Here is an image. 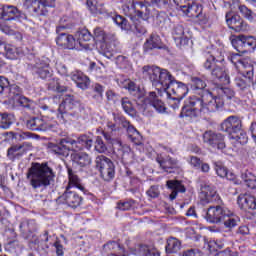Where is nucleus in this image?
<instances>
[{
    "label": "nucleus",
    "mask_w": 256,
    "mask_h": 256,
    "mask_svg": "<svg viewBox=\"0 0 256 256\" xmlns=\"http://www.w3.org/2000/svg\"><path fill=\"white\" fill-rule=\"evenodd\" d=\"M76 39V43L79 49H89V41L93 39V36L91 35V32H89V30L82 29L76 33Z\"/></svg>",
    "instance_id": "obj_32"
},
{
    "label": "nucleus",
    "mask_w": 256,
    "mask_h": 256,
    "mask_svg": "<svg viewBox=\"0 0 256 256\" xmlns=\"http://www.w3.org/2000/svg\"><path fill=\"white\" fill-rule=\"evenodd\" d=\"M181 251V241L177 238H169L166 245V253H179Z\"/></svg>",
    "instance_id": "obj_42"
},
{
    "label": "nucleus",
    "mask_w": 256,
    "mask_h": 256,
    "mask_svg": "<svg viewBox=\"0 0 256 256\" xmlns=\"http://www.w3.org/2000/svg\"><path fill=\"white\" fill-rule=\"evenodd\" d=\"M68 171V186L66 188L71 189V187H76V189H79V191H82L84 195H87L89 193V190L85 188V184H83V181L81 178H79V175H77V172L71 168L67 169Z\"/></svg>",
    "instance_id": "obj_25"
},
{
    "label": "nucleus",
    "mask_w": 256,
    "mask_h": 256,
    "mask_svg": "<svg viewBox=\"0 0 256 256\" xmlns=\"http://www.w3.org/2000/svg\"><path fill=\"white\" fill-rule=\"evenodd\" d=\"M64 103L66 105V109L71 111L72 109H77V107H81V102L75 99V96L66 95L64 98Z\"/></svg>",
    "instance_id": "obj_52"
},
{
    "label": "nucleus",
    "mask_w": 256,
    "mask_h": 256,
    "mask_svg": "<svg viewBox=\"0 0 256 256\" xmlns=\"http://www.w3.org/2000/svg\"><path fill=\"white\" fill-rule=\"evenodd\" d=\"M61 201L71 207L72 209H77L83 203V197L79 196L77 192L71 191L66 188L65 192L60 196Z\"/></svg>",
    "instance_id": "obj_22"
},
{
    "label": "nucleus",
    "mask_w": 256,
    "mask_h": 256,
    "mask_svg": "<svg viewBox=\"0 0 256 256\" xmlns=\"http://www.w3.org/2000/svg\"><path fill=\"white\" fill-rule=\"evenodd\" d=\"M166 185L172 191L169 196L170 201L177 199V193H185L186 191L185 186L179 180H168Z\"/></svg>",
    "instance_id": "obj_33"
},
{
    "label": "nucleus",
    "mask_w": 256,
    "mask_h": 256,
    "mask_svg": "<svg viewBox=\"0 0 256 256\" xmlns=\"http://www.w3.org/2000/svg\"><path fill=\"white\" fill-rule=\"evenodd\" d=\"M68 21V17H63L60 19L59 24L56 27L57 34L61 33V31H65V29H69V24L67 23Z\"/></svg>",
    "instance_id": "obj_64"
},
{
    "label": "nucleus",
    "mask_w": 256,
    "mask_h": 256,
    "mask_svg": "<svg viewBox=\"0 0 256 256\" xmlns=\"http://www.w3.org/2000/svg\"><path fill=\"white\" fill-rule=\"evenodd\" d=\"M201 103V98H198L197 96L190 97L185 101L179 117L182 119L183 117H188L189 119L197 117L199 113L203 112Z\"/></svg>",
    "instance_id": "obj_13"
},
{
    "label": "nucleus",
    "mask_w": 256,
    "mask_h": 256,
    "mask_svg": "<svg viewBox=\"0 0 256 256\" xmlns=\"http://www.w3.org/2000/svg\"><path fill=\"white\" fill-rule=\"evenodd\" d=\"M156 162L166 173H175V171L179 170V160L172 158L171 156L159 154L156 157Z\"/></svg>",
    "instance_id": "obj_20"
},
{
    "label": "nucleus",
    "mask_w": 256,
    "mask_h": 256,
    "mask_svg": "<svg viewBox=\"0 0 256 256\" xmlns=\"http://www.w3.org/2000/svg\"><path fill=\"white\" fill-rule=\"evenodd\" d=\"M23 89L21 87L17 86V84H11L9 82L8 90H6V95H10V97H17L16 102L20 107H23L26 111H29L30 113H35V109H37V102L34 100H31L23 95Z\"/></svg>",
    "instance_id": "obj_5"
},
{
    "label": "nucleus",
    "mask_w": 256,
    "mask_h": 256,
    "mask_svg": "<svg viewBox=\"0 0 256 256\" xmlns=\"http://www.w3.org/2000/svg\"><path fill=\"white\" fill-rule=\"evenodd\" d=\"M214 93L218 95L220 99H233L235 97V90L229 87H224L221 84H215L213 88Z\"/></svg>",
    "instance_id": "obj_35"
},
{
    "label": "nucleus",
    "mask_w": 256,
    "mask_h": 256,
    "mask_svg": "<svg viewBox=\"0 0 256 256\" xmlns=\"http://www.w3.org/2000/svg\"><path fill=\"white\" fill-rule=\"evenodd\" d=\"M26 178L33 189H47L55 181V172L47 163H32Z\"/></svg>",
    "instance_id": "obj_1"
},
{
    "label": "nucleus",
    "mask_w": 256,
    "mask_h": 256,
    "mask_svg": "<svg viewBox=\"0 0 256 256\" xmlns=\"http://www.w3.org/2000/svg\"><path fill=\"white\" fill-rule=\"evenodd\" d=\"M94 41L100 43L101 53L107 59L113 58V48L109 47V36L105 34V31L101 28L94 29V35L92 36Z\"/></svg>",
    "instance_id": "obj_15"
},
{
    "label": "nucleus",
    "mask_w": 256,
    "mask_h": 256,
    "mask_svg": "<svg viewBox=\"0 0 256 256\" xmlns=\"http://www.w3.org/2000/svg\"><path fill=\"white\" fill-rule=\"evenodd\" d=\"M244 41V53H247V51H251V49H255L256 47V40L252 36H243Z\"/></svg>",
    "instance_id": "obj_59"
},
{
    "label": "nucleus",
    "mask_w": 256,
    "mask_h": 256,
    "mask_svg": "<svg viewBox=\"0 0 256 256\" xmlns=\"http://www.w3.org/2000/svg\"><path fill=\"white\" fill-rule=\"evenodd\" d=\"M19 229L22 237L28 239L30 243L39 245V236H37V222L34 219L22 220L19 224Z\"/></svg>",
    "instance_id": "obj_14"
},
{
    "label": "nucleus",
    "mask_w": 256,
    "mask_h": 256,
    "mask_svg": "<svg viewBox=\"0 0 256 256\" xmlns=\"http://www.w3.org/2000/svg\"><path fill=\"white\" fill-rule=\"evenodd\" d=\"M55 7V0H31V9L37 17L45 16Z\"/></svg>",
    "instance_id": "obj_19"
},
{
    "label": "nucleus",
    "mask_w": 256,
    "mask_h": 256,
    "mask_svg": "<svg viewBox=\"0 0 256 256\" xmlns=\"http://www.w3.org/2000/svg\"><path fill=\"white\" fill-rule=\"evenodd\" d=\"M169 82L166 86H163L162 91L167 95V97H176L177 99H183L189 93V88L183 82H179L173 78L170 74Z\"/></svg>",
    "instance_id": "obj_8"
},
{
    "label": "nucleus",
    "mask_w": 256,
    "mask_h": 256,
    "mask_svg": "<svg viewBox=\"0 0 256 256\" xmlns=\"http://www.w3.org/2000/svg\"><path fill=\"white\" fill-rule=\"evenodd\" d=\"M195 0H174L175 5H177V9L182 11V13L185 10V7H189L190 5H193V2Z\"/></svg>",
    "instance_id": "obj_62"
},
{
    "label": "nucleus",
    "mask_w": 256,
    "mask_h": 256,
    "mask_svg": "<svg viewBox=\"0 0 256 256\" xmlns=\"http://www.w3.org/2000/svg\"><path fill=\"white\" fill-rule=\"evenodd\" d=\"M33 73L38 75L40 79H51L53 77V70L49 65V60L47 59H39L35 60V64L32 67Z\"/></svg>",
    "instance_id": "obj_17"
},
{
    "label": "nucleus",
    "mask_w": 256,
    "mask_h": 256,
    "mask_svg": "<svg viewBox=\"0 0 256 256\" xmlns=\"http://www.w3.org/2000/svg\"><path fill=\"white\" fill-rule=\"evenodd\" d=\"M184 15L191 17L192 19H198L203 14V6L201 4L195 3V1L188 7H184Z\"/></svg>",
    "instance_id": "obj_34"
},
{
    "label": "nucleus",
    "mask_w": 256,
    "mask_h": 256,
    "mask_svg": "<svg viewBox=\"0 0 256 256\" xmlns=\"http://www.w3.org/2000/svg\"><path fill=\"white\" fill-rule=\"evenodd\" d=\"M122 10L126 17H129L131 21H135L139 10V2L135 0H127V2L122 6Z\"/></svg>",
    "instance_id": "obj_31"
},
{
    "label": "nucleus",
    "mask_w": 256,
    "mask_h": 256,
    "mask_svg": "<svg viewBox=\"0 0 256 256\" xmlns=\"http://www.w3.org/2000/svg\"><path fill=\"white\" fill-rule=\"evenodd\" d=\"M231 44L234 47V49H236V51H238L239 53H245L243 35L236 36L235 38H233L231 40Z\"/></svg>",
    "instance_id": "obj_55"
},
{
    "label": "nucleus",
    "mask_w": 256,
    "mask_h": 256,
    "mask_svg": "<svg viewBox=\"0 0 256 256\" xmlns=\"http://www.w3.org/2000/svg\"><path fill=\"white\" fill-rule=\"evenodd\" d=\"M142 75L146 79H149L152 85L157 87L158 91H163V87L169 83L171 73L157 66L146 65L142 68Z\"/></svg>",
    "instance_id": "obj_2"
},
{
    "label": "nucleus",
    "mask_w": 256,
    "mask_h": 256,
    "mask_svg": "<svg viewBox=\"0 0 256 256\" xmlns=\"http://www.w3.org/2000/svg\"><path fill=\"white\" fill-rule=\"evenodd\" d=\"M226 22L230 29L239 33L241 31H245V23L243 22V18L237 14H234L229 18V14H226Z\"/></svg>",
    "instance_id": "obj_28"
},
{
    "label": "nucleus",
    "mask_w": 256,
    "mask_h": 256,
    "mask_svg": "<svg viewBox=\"0 0 256 256\" xmlns=\"http://www.w3.org/2000/svg\"><path fill=\"white\" fill-rule=\"evenodd\" d=\"M25 14L21 13L19 9L15 6L5 5L0 7V29L7 33L9 31L10 21H15V19H23Z\"/></svg>",
    "instance_id": "obj_6"
},
{
    "label": "nucleus",
    "mask_w": 256,
    "mask_h": 256,
    "mask_svg": "<svg viewBox=\"0 0 256 256\" xmlns=\"http://www.w3.org/2000/svg\"><path fill=\"white\" fill-rule=\"evenodd\" d=\"M12 123H15V115L7 112L0 113V129H9Z\"/></svg>",
    "instance_id": "obj_41"
},
{
    "label": "nucleus",
    "mask_w": 256,
    "mask_h": 256,
    "mask_svg": "<svg viewBox=\"0 0 256 256\" xmlns=\"http://www.w3.org/2000/svg\"><path fill=\"white\" fill-rule=\"evenodd\" d=\"M255 78V68L253 65H247V69L242 70L241 74L235 77V85L240 91H245L251 87V85H256Z\"/></svg>",
    "instance_id": "obj_12"
},
{
    "label": "nucleus",
    "mask_w": 256,
    "mask_h": 256,
    "mask_svg": "<svg viewBox=\"0 0 256 256\" xmlns=\"http://www.w3.org/2000/svg\"><path fill=\"white\" fill-rule=\"evenodd\" d=\"M133 205H135L134 200H127V201H123V202H118L117 203V209H119L120 211H129V209H131L133 207Z\"/></svg>",
    "instance_id": "obj_61"
},
{
    "label": "nucleus",
    "mask_w": 256,
    "mask_h": 256,
    "mask_svg": "<svg viewBox=\"0 0 256 256\" xmlns=\"http://www.w3.org/2000/svg\"><path fill=\"white\" fill-rule=\"evenodd\" d=\"M243 129V122L238 116H229L220 125V131L228 133V135H234L239 133Z\"/></svg>",
    "instance_id": "obj_16"
},
{
    "label": "nucleus",
    "mask_w": 256,
    "mask_h": 256,
    "mask_svg": "<svg viewBox=\"0 0 256 256\" xmlns=\"http://www.w3.org/2000/svg\"><path fill=\"white\" fill-rule=\"evenodd\" d=\"M94 149L97 153H105L107 151V145L103 141L101 136H97L94 141Z\"/></svg>",
    "instance_id": "obj_58"
},
{
    "label": "nucleus",
    "mask_w": 256,
    "mask_h": 256,
    "mask_svg": "<svg viewBox=\"0 0 256 256\" xmlns=\"http://www.w3.org/2000/svg\"><path fill=\"white\" fill-rule=\"evenodd\" d=\"M242 179L245 182V185L246 187H248V189L256 191V178L255 175H253V173L245 171L244 173H242Z\"/></svg>",
    "instance_id": "obj_46"
},
{
    "label": "nucleus",
    "mask_w": 256,
    "mask_h": 256,
    "mask_svg": "<svg viewBox=\"0 0 256 256\" xmlns=\"http://www.w3.org/2000/svg\"><path fill=\"white\" fill-rule=\"evenodd\" d=\"M200 198L202 201H205V203H219L221 201L217 190L209 184H203L201 186Z\"/></svg>",
    "instance_id": "obj_23"
},
{
    "label": "nucleus",
    "mask_w": 256,
    "mask_h": 256,
    "mask_svg": "<svg viewBox=\"0 0 256 256\" xmlns=\"http://www.w3.org/2000/svg\"><path fill=\"white\" fill-rule=\"evenodd\" d=\"M229 61L235 65L236 69H241V71L247 69V65H252L247 62V60L243 59L239 54H232L228 57Z\"/></svg>",
    "instance_id": "obj_38"
},
{
    "label": "nucleus",
    "mask_w": 256,
    "mask_h": 256,
    "mask_svg": "<svg viewBox=\"0 0 256 256\" xmlns=\"http://www.w3.org/2000/svg\"><path fill=\"white\" fill-rule=\"evenodd\" d=\"M24 153L25 151H23V145H13L8 149L7 157L10 159V161H15V159L23 157Z\"/></svg>",
    "instance_id": "obj_39"
},
{
    "label": "nucleus",
    "mask_w": 256,
    "mask_h": 256,
    "mask_svg": "<svg viewBox=\"0 0 256 256\" xmlns=\"http://www.w3.org/2000/svg\"><path fill=\"white\" fill-rule=\"evenodd\" d=\"M9 90V78L5 76H0V95H3V93H7Z\"/></svg>",
    "instance_id": "obj_63"
},
{
    "label": "nucleus",
    "mask_w": 256,
    "mask_h": 256,
    "mask_svg": "<svg viewBox=\"0 0 256 256\" xmlns=\"http://www.w3.org/2000/svg\"><path fill=\"white\" fill-rule=\"evenodd\" d=\"M138 111L140 113H145L149 107H154V109L158 113H165L167 111V107H165V103L159 99L157 93L150 92L149 95L144 99L137 102Z\"/></svg>",
    "instance_id": "obj_10"
},
{
    "label": "nucleus",
    "mask_w": 256,
    "mask_h": 256,
    "mask_svg": "<svg viewBox=\"0 0 256 256\" xmlns=\"http://www.w3.org/2000/svg\"><path fill=\"white\" fill-rule=\"evenodd\" d=\"M136 17L143 19V21H149L151 17V9L147 7L143 2L138 3V12Z\"/></svg>",
    "instance_id": "obj_45"
},
{
    "label": "nucleus",
    "mask_w": 256,
    "mask_h": 256,
    "mask_svg": "<svg viewBox=\"0 0 256 256\" xmlns=\"http://www.w3.org/2000/svg\"><path fill=\"white\" fill-rule=\"evenodd\" d=\"M237 203L243 211L256 215V199L255 196L249 194H240L237 199Z\"/></svg>",
    "instance_id": "obj_21"
},
{
    "label": "nucleus",
    "mask_w": 256,
    "mask_h": 256,
    "mask_svg": "<svg viewBox=\"0 0 256 256\" xmlns=\"http://www.w3.org/2000/svg\"><path fill=\"white\" fill-rule=\"evenodd\" d=\"M26 127L30 131H48L50 129L49 123H47L41 117H32L26 121Z\"/></svg>",
    "instance_id": "obj_26"
},
{
    "label": "nucleus",
    "mask_w": 256,
    "mask_h": 256,
    "mask_svg": "<svg viewBox=\"0 0 256 256\" xmlns=\"http://www.w3.org/2000/svg\"><path fill=\"white\" fill-rule=\"evenodd\" d=\"M5 55L7 59L15 60L21 59L25 55V51L21 47H15L13 45H6L4 47Z\"/></svg>",
    "instance_id": "obj_36"
},
{
    "label": "nucleus",
    "mask_w": 256,
    "mask_h": 256,
    "mask_svg": "<svg viewBox=\"0 0 256 256\" xmlns=\"http://www.w3.org/2000/svg\"><path fill=\"white\" fill-rule=\"evenodd\" d=\"M153 49H163V42H161V37L157 34H151L143 45L144 53H149Z\"/></svg>",
    "instance_id": "obj_30"
},
{
    "label": "nucleus",
    "mask_w": 256,
    "mask_h": 256,
    "mask_svg": "<svg viewBox=\"0 0 256 256\" xmlns=\"http://www.w3.org/2000/svg\"><path fill=\"white\" fill-rule=\"evenodd\" d=\"M67 145H71L72 151L81 150V147L77 146V141L71 138H63L58 144L49 143L48 148L50 149L51 153H54V155H57V157H69V146Z\"/></svg>",
    "instance_id": "obj_9"
},
{
    "label": "nucleus",
    "mask_w": 256,
    "mask_h": 256,
    "mask_svg": "<svg viewBox=\"0 0 256 256\" xmlns=\"http://www.w3.org/2000/svg\"><path fill=\"white\" fill-rule=\"evenodd\" d=\"M114 121L117 125H121V127H123V129H126V133H129V131L132 129H135V126H133L131 124V122L128 121L127 118H125V116H115L114 117Z\"/></svg>",
    "instance_id": "obj_50"
},
{
    "label": "nucleus",
    "mask_w": 256,
    "mask_h": 256,
    "mask_svg": "<svg viewBox=\"0 0 256 256\" xmlns=\"http://www.w3.org/2000/svg\"><path fill=\"white\" fill-rule=\"evenodd\" d=\"M203 55L206 57L203 67L206 71H210L212 79H216L222 85H229V83H231V79L229 78L227 71H225V68L217 64V61L219 60L209 52H204Z\"/></svg>",
    "instance_id": "obj_3"
},
{
    "label": "nucleus",
    "mask_w": 256,
    "mask_h": 256,
    "mask_svg": "<svg viewBox=\"0 0 256 256\" xmlns=\"http://www.w3.org/2000/svg\"><path fill=\"white\" fill-rule=\"evenodd\" d=\"M114 23L118 25L122 29V31H131V24L127 20V18L121 16V15H116L113 18Z\"/></svg>",
    "instance_id": "obj_48"
},
{
    "label": "nucleus",
    "mask_w": 256,
    "mask_h": 256,
    "mask_svg": "<svg viewBox=\"0 0 256 256\" xmlns=\"http://www.w3.org/2000/svg\"><path fill=\"white\" fill-rule=\"evenodd\" d=\"M229 215H232L231 210L223 204H218L216 206H210L206 210L204 219H206L208 223L218 225V223H223Z\"/></svg>",
    "instance_id": "obj_7"
},
{
    "label": "nucleus",
    "mask_w": 256,
    "mask_h": 256,
    "mask_svg": "<svg viewBox=\"0 0 256 256\" xmlns=\"http://www.w3.org/2000/svg\"><path fill=\"white\" fill-rule=\"evenodd\" d=\"M191 81H192V84H191L192 89L201 91L200 95H203V91H207V89H205L207 87V83H205L203 79L199 77H192Z\"/></svg>",
    "instance_id": "obj_51"
},
{
    "label": "nucleus",
    "mask_w": 256,
    "mask_h": 256,
    "mask_svg": "<svg viewBox=\"0 0 256 256\" xmlns=\"http://www.w3.org/2000/svg\"><path fill=\"white\" fill-rule=\"evenodd\" d=\"M133 23H134V29H135L136 35L141 37V35H145V33H147V27H145V24H143V22H141V21L137 20V18H135Z\"/></svg>",
    "instance_id": "obj_60"
},
{
    "label": "nucleus",
    "mask_w": 256,
    "mask_h": 256,
    "mask_svg": "<svg viewBox=\"0 0 256 256\" xmlns=\"http://www.w3.org/2000/svg\"><path fill=\"white\" fill-rule=\"evenodd\" d=\"M231 139H234L240 145H247V142L249 141V137L247 136V132L243 130V128H240V131L236 134L231 135Z\"/></svg>",
    "instance_id": "obj_54"
},
{
    "label": "nucleus",
    "mask_w": 256,
    "mask_h": 256,
    "mask_svg": "<svg viewBox=\"0 0 256 256\" xmlns=\"http://www.w3.org/2000/svg\"><path fill=\"white\" fill-rule=\"evenodd\" d=\"M128 139L134 143V145H141V134L136 128H130L129 133H127Z\"/></svg>",
    "instance_id": "obj_56"
},
{
    "label": "nucleus",
    "mask_w": 256,
    "mask_h": 256,
    "mask_svg": "<svg viewBox=\"0 0 256 256\" xmlns=\"http://www.w3.org/2000/svg\"><path fill=\"white\" fill-rule=\"evenodd\" d=\"M95 167L100 172L104 181H111V179L115 177V164H113V161L106 156H97L95 159Z\"/></svg>",
    "instance_id": "obj_11"
},
{
    "label": "nucleus",
    "mask_w": 256,
    "mask_h": 256,
    "mask_svg": "<svg viewBox=\"0 0 256 256\" xmlns=\"http://www.w3.org/2000/svg\"><path fill=\"white\" fill-rule=\"evenodd\" d=\"M71 79L74 81L76 86L83 91H85V89H89V85H91V80L81 71L72 73Z\"/></svg>",
    "instance_id": "obj_29"
},
{
    "label": "nucleus",
    "mask_w": 256,
    "mask_h": 256,
    "mask_svg": "<svg viewBox=\"0 0 256 256\" xmlns=\"http://www.w3.org/2000/svg\"><path fill=\"white\" fill-rule=\"evenodd\" d=\"M21 249H23V246H21L17 240L8 242L5 246V250L8 251V253H11V255H19L21 253Z\"/></svg>",
    "instance_id": "obj_47"
},
{
    "label": "nucleus",
    "mask_w": 256,
    "mask_h": 256,
    "mask_svg": "<svg viewBox=\"0 0 256 256\" xmlns=\"http://www.w3.org/2000/svg\"><path fill=\"white\" fill-rule=\"evenodd\" d=\"M138 255L140 256H161L159 251L150 249L147 245H140L138 247Z\"/></svg>",
    "instance_id": "obj_53"
},
{
    "label": "nucleus",
    "mask_w": 256,
    "mask_h": 256,
    "mask_svg": "<svg viewBox=\"0 0 256 256\" xmlns=\"http://www.w3.org/2000/svg\"><path fill=\"white\" fill-rule=\"evenodd\" d=\"M56 43L58 47L62 49H79L77 41L73 35L67 34L65 32H60L56 38Z\"/></svg>",
    "instance_id": "obj_24"
},
{
    "label": "nucleus",
    "mask_w": 256,
    "mask_h": 256,
    "mask_svg": "<svg viewBox=\"0 0 256 256\" xmlns=\"http://www.w3.org/2000/svg\"><path fill=\"white\" fill-rule=\"evenodd\" d=\"M202 113H215L219 111L225 102L223 98L219 96H214L209 90H203L200 97Z\"/></svg>",
    "instance_id": "obj_4"
},
{
    "label": "nucleus",
    "mask_w": 256,
    "mask_h": 256,
    "mask_svg": "<svg viewBox=\"0 0 256 256\" xmlns=\"http://www.w3.org/2000/svg\"><path fill=\"white\" fill-rule=\"evenodd\" d=\"M75 141L77 142V147H79V145H82V147H85V149H87L88 151L91 150L93 147V139L85 134L79 136L78 139Z\"/></svg>",
    "instance_id": "obj_49"
},
{
    "label": "nucleus",
    "mask_w": 256,
    "mask_h": 256,
    "mask_svg": "<svg viewBox=\"0 0 256 256\" xmlns=\"http://www.w3.org/2000/svg\"><path fill=\"white\" fill-rule=\"evenodd\" d=\"M47 80H48L47 87L49 91H56V93H65V91H67V87L59 83V79L48 78Z\"/></svg>",
    "instance_id": "obj_43"
},
{
    "label": "nucleus",
    "mask_w": 256,
    "mask_h": 256,
    "mask_svg": "<svg viewBox=\"0 0 256 256\" xmlns=\"http://www.w3.org/2000/svg\"><path fill=\"white\" fill-rule=\"evenodd\" d=\"M125 87L130 95L138 99L136 103H138V101H144L145 98H143V96L145 95V92H143L141 87H139V85H136L135 82L129 80Z\"/></svg>",
    "instance_id": "obj_37"
},
{
    "label": "nucleus",
    "mask_w": 256,
    "mask_h": 256,
    "mask_svg": "<svg viewBox=\"0 0 256 256\" xmlns=\"http://www.w3.org/2000/svg\"><path fill=\"white\" fill-rule=\"evenodd\" d=\"M103 249L108 256H129V254L125 253V248L121 247V244L116 241H110L104 244Z\"/></svg>",
    "instance_id": "obj_27"
},
{
    "label": "nucleus",
    "mask_w": 256,
    "mask_h": 256,
    "mask_svg": "<svg viewBox=\"0 0 256 256\" xmlns=\"http://www.w3.org/2000/svg\"><path fill=\"white\" fill-rule=\"evenodd\" d=\"M73 162L80 167L91 165V157L87 153H77L73 155Z\"/></svg>",
    "instance_id": "obj_40"
},
{
    "label": "nucleus",
    "mask_w": 256,
    "mask_h": 256,
    "mask_svg": "<svg viewBox=\"0 0 256 256\" xmlns=\"http://www.w3.org/2000/svg\"><path fill=\"white\" fill-rule=\"evenodd\" d=\"M231 213V215L226 216V218L222 221L226 229H233V227H237V223H239V218L233 216V212Z\"/></svg>",
    "instance_id": "obj_57"
},
{
    "label": "nucleus",
    "mask_w": 256,
    "mask_h": 256,
    "mask_svg": "<svg viewBox=\"0 0 256 256\" xmlns=\"http://www.w3.org/2000/svg\"><path fill=\"white\" fill-rule=\"evenodd\" d=\"M121 106L123 111L127 113V115H130V117H137V110L133 107V103L129 98L123 97L121 99Z\"/></svg>",
    "instance_id": "obj_44"
},
{
    "label": "nucleus",
    "mask_w": 256,
    "mask_h": 256,
    "mask_svg": "<svg viewBox=\"0 0 256 256\" xmlns=\"http://www.w3.org/2000/svg\"><path fill=\"white\" fill-rule=\"evenodd\" d=\"M203 142L213 149H225V136L212 130L203 134Z\"/></svg>",
    "instance_id": "obj_18"
}]
</instances>
